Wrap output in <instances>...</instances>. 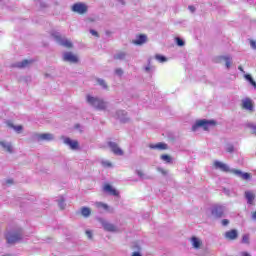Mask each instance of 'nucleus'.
<instances>
[{"mask_svg": "<svg viewBox=\"0 0 256 256\" xmlns=\"http://www.w3.org/2000/svg\"><path fill=\"white\" fill-rule=\"evenodd\" d=\"M239 71H241L242 73H245V70H243V66H238Z\"/></svg>", "mask_w": 256, "mask_h": 256, "instance_id": "de8ad7c7", "label": "nucleus"}, {"mask_svg": "<svg viewBox=\"0 0 256 256\" xmlns=\"http://www.w3.org/2000/svg\"><path fill=\"white\" fill-rule=\"evenodd\" d=\"M215 169H220V171H223L224 173H231L232 170L229 169V166L223 162L215 161L214 162Z\"/></svg>", "mask_w": 256, "mask_h": 256, "instance_id": "9b49d317", "label": "nucleus"}, {"mask_svg": "<svg viewBox=\"0 0 256 256\" xmlns=\"http://www.w3.org/2000/svg\"><path fill=\"white\" fill-rule=\"evenodd\" d=\"M91 35H94V37H99V33L95 30H90Z\"/></svg>", "mask_w": 256, "mask_h": 256, "instance_id": "ea45409f", "label": "nucleus"}, {"mask_svg": "<svg viewBox=\"0 0 256 256\" xmlns=\"http://www.w3.org/2000/svg\"><path fill=\"white\" fill-rule=\"evenodd\" d=\"M103 191H105V193H109V195H113L114 197H119V192L109 183L104 184Z\"/></svg>", "mask_w": 256, "mask_h": 256, "instance_id": "1a4fd4ad", "label": "nucleus"}, {"mask_svg": "<svg viewBox=\"0 0 256 256\" xmlns=\"http://www.w3.org/2000/svg\"><path fill=\"white\" fill-rule=\"evenodd\" d=\"M8 127H10L11 129H14V131H16V133H21V131H23V126L18 125L15 126L13 123L11 122H7Z\"/></svg>", "mask_w": 256, "mask_h": 256, "instance_id": "5701e85b", "label": "nucleus"}, {"mask_svg": "<svg viewBox=\"0 0 256 256\" xmlns=\"http://www.w3.org/2000/svg\"><path fill=\"white\" fill-rule=\"evenodd\" d=\"M175 40L178 47H183V45H185V42L181 38L177 37Z\"/></svg>", "mask_w": 256, "mask_h": 256, "instance_id": "f704fd0d", "label": "nucleus"}, {"mask_svg": "<svg viewBox=\"0 0 256 256\" xmlns=\"http://www.w3.org/2000/svg\"><path fill=\"white\" fill-rule=\"evenodd\" d=\"M246 127H248V129H252V134L256 135V124L248 123L246 124Z\"/></svg>", "mask_w": 256, "mask_h": 256, "instance_id": "7c9ffc66", "label": "nucleus"}, {"mask_svg": "<svg viewBox=\"0 0 256 256\" xmlns=\"http://www.w3.org/2000/svg\"><path fill=\"white\" fill-rule=\"evenodd\" d=\"M97 209H104L105 211H109V205L103 202H96Z\"/></svg>", "mask_w": 256, "mask_h": 256, "instance_id": "b1692460", "label": "nucleus"}, {"mask_svg": "<svg viewBox=\"0 0 256 256\" xmlns=\"http://www.w3.org/2000/svg\"><path fill=\"white\" fill-rule=\"evenodd\" d=\"M245 79L256 89V82L253 80V77H251V74H246Z\"/></svg>", "mask_w": 256, "mask_h": 256, "instance_id": "bb28decb", "label": "nucleus"}, {"mask_svg": "<svg viewBox=\"0 0 256 256\" xmlns=\"http://www.w3.org/2000/svg\"><path fill=\"white\" fill-rule=\"evenodd\" d=\"M137 175H139V177H144L145 174L143 173V171L138 170Z\"/></svg>", "mask_w": 256, "mask_h": 256, "instance_id": "37998d69", "label": "nucleus"}, {"mask_svg": "<svg viewBox=\"0 0 256 256\" xmlns=\"http://www.w3.org/2000/svg\"><path fill=\"white\" fill-rule=\"evenodd\" d=\"M64 61H68L69 63H79V58L71 52H66L64 54Z\"/></svg>", "mask_w": 256, "mask_h": 256, "instance_id": "4468645a", "label": "nucleus"}, {"mask_svg": "<svg viewBox=\"0 0 256 256\" xmlns=\"http://www.w3.org/2000/svg\"><path fill=\"white\" fill-rule=\"evenodd\" d=\"M245 197H246L249 205H253V201H255V194H253V192H251V191H246Z\"/></svg>", "mask_w": 256, "mask_h": 256, "instance_id": "4be33fe9", "label": "nucleus"}, {"mask_svg": "<svg viewBox=\"0 0 256 256\" xmlns=\"http://www.w3.org/2000/svg\"><path fill=\"white\" fill-rule=\"evenodd\" d=\"M5 239L8 245H15V243H19V241L23 239V230L18 228L17 230L7 232L5 234Z\"/></svg>", "mask_w": 256, "mask_h": 256, "instance_id": "f257e3e1", "label": "nucleus"}, {"mask_svg": "<svg viewBox=\"0 0 256 256\" xmlns=\"http://www.w3.org/2000/svg\"><path fill=\"white\" fill-rule=\"evenodd\" d=\"M81 214L83 215V217H89V215H91V209L87 207H82Z\"/></svg>", "mask_w": 256, "mask_h": 256, "instance_id": "393cba45", "label": "nucleus"}, {"mask_svg": "<svg viewBox=\"0 0 256 256\" xmlns=\"http://www.w3.org/2000/svg\"><path fill=\"white\" fill-rule=\"evenodd\" d=\"M226 151L227 153H233L235 151V147L233 146V144H228L226 147Z\"/></svg>", "mask_w": 256, "mask_h": 256, "instance_id": "473e14b6", "label": "nucleus"}, {"mask_svg": "<svg viewBox=\"0 0 256 256\" xmlns=\"http://www.w3.org/2000/svg\"><path fill=\"white\" fill-rule=\"evenodd\" d=\"M188 9H189V11H191L192 13H195V6H189Z\"/></svg>", "mask_w": 256, "mask_h": 256, "instance_id": "c03bdc74", "label": "nucleus"}, {"mask_svg": "<svg viewBox=\"0 0 256 256\" xmlns=\"http://www.w3.org/2000/svg\"><path fill=\"white\" fill-rule=\"evenodd\" d=\"M115 73H116V75L121 76V75H123V70H122L121 68H117V69L115 70Z\"/></svg>", "mask_w": 256, "mask_h": 256, "instance_id": "c9c22d12", "label": "nucleus"}, {"mask_svg": "<svg viewBox=\"0 0 256 256\" xmlns=\"http://www.w3.org/2000/svg\"><path fill=\"white\" fill-rule=\"evenodd\" d=\"M190 242L194 249H201L203 246V241H201V239L197 238L196 236H192Z\"/></svg>", "mask_w": 256, "mask_h": 256, "instance_id": "dca6fc26", "label": "nucleus"}, {"mask_svg": "<svg viewBox=\"0 0 256 256\" xmlns=\"http://www.w3.org/2000/svg\"><path fill=\"white\" fill-rule=\"evenodd\" d=\"M225 65L227 69L231 67V58L230 57H224Z\"/></svg>", "mask_w": 256, "mask_h": 256, "instance_id": "72a5a7b5", "label": "nucleus"}, {"mask_svg": "<svg viewBox=\"0 0 256 256\" xmlns=\"http://www.w3.org/2000/svg\"><path fill=\"white\" fill-rule=\"evenodd\" d=\"M242 109L253 112V100H251V98H245L242 100Z\"/></svg>", "mask_w": 256, "mask_h": 256, "instance_id": "f8f14e48", "label": "nucleus"}, {"mask_svg": "<svg viewBox=\"0 0 256 256\" xmlns=\"http://www.w3.org/2000/svg\"><path fill=\"white\" fill-rule=\"evenodd\" d=\"M88 9L89 8L83 2L75 3L72 6V11L74 13H78V15H85V13H87Z\"/></svg>", "mask_w": 256, "mask_h": 256, "instance_id": "39448f33", "label": "nucleus"}, {"mask_svg": "<svg viewBox=\"0 0 256 256\" xmlns=\"http://www.w3.org/2000/svg\"><path fill=\"white\" fill-rule=\"evenodd\" d=\"M52 37H54V39L57 41V43L62 45V47H66L67 49H72L73 48V43H71L65 37L61 36V34L55 32V33L52 34Z\"/></svg>", "mask_w": 256, "mask_h": 256, "instance_id": "20e7f679", "label": "nucleus"}, {"mask_svg": "<svg viewBox=\"0 0 256 256\" xmlns=\"http://www.w3.org/2000/svg\"><path fill=\"white\" fill-rule=\"evenodd\" d=\"M86 235L88 237V239H93V233L91 231H86Z\"/></svg>", "mask_w": 256, "mask_h": 256, "instance_id": "4c0bfd02", "label": "nucleus"}, {"mask_svg": "<svg viewBox=\"0 0 256 256\" xmlns=\"http://www.w3.org/2000/svg\"><path fill=\"white\" fill-rule=\"evenodd\" d=\"M231 173H233V175H237L238 177H241V179H243L244 181H249V179H251L250 173H247V172L243 173L239 169H232Z\"/></svg>", "mask_w": 256, "mask_h": 256, "instance_id": "0eeeda50", "label": "nucleus"}, {"mask_svg": "<svg viewBox=\"0 0 256 256\" xmlns=\"http://www.w3.org/2000/svg\"><path fill=\"white\" fill-rule=\"evenodd\" d=\"M65 145H69L70 149L73 151L79 149V142L77 140H71V138L64 139Z\"/></svg>", "mask_w": 256, "mask_h": 256, "instance_id": "ddd939ff", "label": "nucleus"}, {"mask_svg": "<svg viewBox=\"0 0 256 256\" xmlns=\"http://www.w3.org/2000/svg\"><path fill=\"white\" fill-rule=\"evenodd\" d=\"M250 45H251L252 49H256V42H255V40H250Z\"/></svg>", "mask_w": 256, "mask_h": 256, "instance_id": "a19ab883", "label": "nucleus"}, {"mask_svg": "<svg viewBox=\"0 0 256 256\" xmlns=\"http://www.w3.org/2000/svg\"><path fill=\"white\" fill-rule=\"evenodd\" d=\"M38 139L40 141H53V134H51V133L39 134Z\"/></svg>", "mask_w": 256, "mask_h": 256, "instance_id": "412c9836", "label": "nucleus"}, {"mask_svg": "<svg viewBox=\"0 0 256 256\" xmlns=\"http://www.w3.org/2000/svg\"><path fill=\"white\" fill-rule=\"evenodd\" d=\"M102 164L104 167H112L111 162H103Z\"/></svg>", "mask_w": 256, "mask_h": 256, "instance_id": "79ce46f5", "label": "nucleus"}, {"mask_svg": "<svg viewBox=\"0 0 256 256\" xmlns=\"http://www.w3.org/2000/svg\"><path fill=\"white\" fill-rule=\"evenodd\" d=\"M155 59H156L157 61H159V63H165V62L167 61V57H165V56H163V55H159V54H157V55L155 56Z\"/></svg>", "mask_w": 256, "mask_h": 256, "instance_id": "c85d7f7f", "label": "nucleus"}, {"mask_svg": "<svg viewBox=\"0 0 256 256\" xmlns=\"http://www.w3.org/2000/svg\"><path fill=\"white\" fill-rule=\"evenodd\" d=\"M126 56L127 54L125 52H119L114 56V59H116L117 61H123V59H125Z\"/></svg>", "mask_w": 256, "mask_h": 256, "instance_id": "a878e982", "label": "nucleus"}, {"mask_svg": "<svg viewBox=\"0 0 256 256\" xmlns=\"http://www.w3.org/2000/svg\"><path fill=\"white\" fill-rule=\"evenodd\" d=\"M96 81H97L98 85L103 87V89H107V83H105V80H103L101 78H97Z\"/></svg>", "mask_w": 256, "mask_h": 256, "instance_id": "c756f323", "label": "nucleus"}, {"mask_svg": "<svg viewBox=\"0 0 256 256\" xmlns=\"http://www.w3.org/2000/svg\"><path fill=\"white\" fill-rule=\"evenodd\" d=\"M158 172L161 173L162 175H167V170L163 168H158Z\"/></svg>", "mask_w": 256, "mask_h": 256, "instance_id": "e433bc0d", "label": "nucleus"}, {"mask_svg": "<svg viewBox=\"0 0 256 256\" xmlns=\"http://www.w3.org/2000/svg\"><path fill=\"white\" fill-rule=\"evenodd\" d=\"M160 159H162V161H165L166 163H171V161H172L171 156H169L168 154L161 155Z\"/></svg>", "mask_w": 256, "mask_h": 256, "instance_id": "cd10ccee", "label": "nucleus"}, {"mask_svg": "<svg viewBox=\"0 0 256 256\" xmlns=\"http://www.w3.org/2000/svg\"><path fill=\"white\" fill-rule=\"evenodd\" d=\"M252 219L256 221V211L252 212Z\"/></svg>", "mask_w": 256, "mask_h": 256, "instance_id": "a18cd8bd", "label": "nucleus"}, {"mask_svg": "<svg viewBox=\"0 0 256 256\" xmlns=\"http://www.w3.org/2000/svg\"><path fill=\"white\" fill-rule=\"evenodd\" d=\"M224 237L228 241H235V239H237V237H239V233L237 232L236 229H231V230L225 232Z\"/></svg>", "mask_w": 256, "mask_h": 256, "instance_id": "6e6552de", "label": "nucleus"}, {"mask_svg": "<svg viewBox=\"0 0 256 256\" xmlns=\"http://www.w3.org/2000/svg\"><path fill=\"white\" fill-rule=\"evenodd\" d=\"M211 214L216 219H221V217L225 215V207H223L222 205L216 204L212 207Z\"/></svg>", "mask_w": 256, "mask_h": 256, "instance_id": "423d86ee", "label": "nucleus"}, {"mask_svg": "<svg viewBox=\"0 0 256 256\" xmlns=\"http://www.w3.org/2000/svg\"><path fill=\"white\" fill-rule=\"evenodd\" d=\"M0 146L4 149V151H7V153H13V146L11 143L0 140Z\"/></svg>", "mask_w": 256, "mask_h": 256, "instance_id": "aec40b11", "label": "nucleus"}, {"mask_svg": "<svg viewBox=\"0 0 256 256\" xmlns=\"http://www.w3.org/2000/svg\"><path fill=\"white\" fill-rule=\"evenodd\" d=\"M64 203H65V202H64L63 200L59 202V206H60L61 209H63Z\"/></svg>", "mask_w": 256, "mask_h": 256, "instance_id": "49530a36", "label": "nucleus"}, {"mask_svg": "<svg viewBox=\"0 0 256 256\" xmlns=\"http://www.w3.org/2000/svg\"><path fill=\"white\" fill-rule=\"evenodd\" d=\"M242 243H244L245 245H249V234H244L242 236Z\"/></svg>", "mask_w": 256, "mask_h": 256, "instance_id": "2f4dec72", "label": "nucleus"}, {"mask_svg": "<svg viewBox=\"0 0 256 256\" xmlns=\"http://www.w3.org/2000/svg\"><path fill=\"white\" fill-rule=\"evenodd\" d=\"M31 63H33V60H23L22 62H17L16 64H14V67H16L17 69H25V67H28V65H31Z\"/></svg>", "mask_w": 256, "mask_h": 256, "instance_id": "6ab92c4d", "label": "nucleus"}, {"mask_svg": "<svg viewBox=\"0 0 256 256\" xmlns=\"http://www.w3.org/2000/svg\"><path fill=\"white\" fill-rule=\"evenodd\" d=\"M86 101L87 103H89V105H92L93 107L98 109V111H105V109H107V102H105L103 99L87 95Z\"/></svg>", "mask_w": 256, "mask_h": 256, "instance_id": "f03ea898", "label": "nucleus"}, {"mask_svg": "<svg viewBox=\"0 0 256 256\" xmlns=\"http://www.w3.org/2000/svg\"><path fill=\"white\" fill-rule=\"evenodd\" d=\"M150 149H158V151H166V149H169V146L163 142H159L157 144H150Z\"/></svg>", "mask_w": 256, "mask_h": 256, "instance_id": "f3484780", "label": "nucleus"}, {"mask_svg": "<svg viewBox=\"0 0 256 256\" xmlns=\"http://www.w3.org/2000/svg\"><path fill=\"white\" fill-rule=\"evenodd\" d=\"M222 225H223L224 227H227V225H229V220H228V219H223V220H222Z\"/></svg>", "mask_w": 256, "mask_h": 256, "instance_id": "58836bf2", "label": "nucleus"}, {"mask_svg": "<svg viewBox=\"0 0 256 256\" xmlns=\"http://www.w3.org/2000/svg\"><path fill=\"white\" fill-rule=\"evenodd\" d=\"M6 183H8V185H13V180L9 179L6 181Z\"/></svg>", "mask_w": 256, "mask_h": 256, "instance_id": "09e8293b", "label": "nucleus"}, {"mask_svg": "<svg viewBox=\"0 0 256 256\" xmlns=\"http://www.w3.org/2000/svg\"><path fill=\"white\" fill-rule=\"evenodd\" d=\"M133 45H145L147 43V35L138 34L136 40H132Z\"/></svg>", "mask_w": 256, "mask_h": 256, "instance_id": "9d476101", "label": "nucleus"}, {"mask_svg": "<svg viewBox=\"0 0 256 256\" xmlns=\"http://www.w3.org/2000/svg\"><path fill=\"white\" fill-rule=\"evenodd\" d=\"M217 121L215 120H198L196 123L192 126V131H197L199 127H203L204 131H209V127H216Z\"/></svg>", "mask_w": 256, "mask_h": 256, "instance_id": "7ed1b4c3", "label": "nucleus"}, {"mask_svg": "<svg viewBox=\"0 0 256 256\" xmlns=\"http://www.w3.org/2000/svg\"><path fill=\"white\" fill-rule=\"evenodd\" d=\"M108 146L110 147L112 153L114 155H123V151L119 148V145L115 142H108Z\"/></svg>", "mask_w": 256, "mask_h": 256, "instance_id": "2eb2a0df", "label": "nucleus"}, {"mask_svg": "<svg viewBox=\"0 0 256 256\" xmlns=\"http://www.w3.org/2000/svg\"><path fill=\"white\" fill-rule=\"evenodd\" d=\"M102 227H104L105 231H109L110 233L117 231V227L107 221L102 222Z\"/></svg>", "mask_w": 256, "mask_h": 256, "instance_id": "a211bd4d", "label": "nucleus"}]
</instances>
